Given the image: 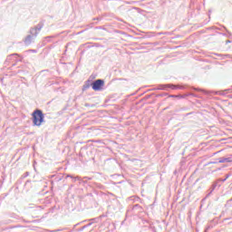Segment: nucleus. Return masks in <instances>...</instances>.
Listing matches in <instances>:
<instances>
[{
	"label": "nucleus",
	"instance_id": "obj_1",
	"mask_svg": "<svg viewBox=\"0 0 232 232\" xmlns=\"http://www.w3.org/2000/svg\"><path fill=\"white\" fill-rule=\"evenodd\" d=\"M33 117V124L34 126H42L43 122H44V113L43 111L36 109L32 113Z\"/></svg>",
	"mask_w": 232,
	"mask_h": 232
},
{
	"label": "nucleus",
	"instance_id": "obj_2",
	"mask_svg": "<svg viewBox=\"0 0 232 232\" xmlns=\"http://www.w3.org/2000/svg\"><path fill=\"white\" fill-rule=\"evenodd\" d=\"M91 86L94 92H101L102 90V86H104V80L98 79L91 82Z\"/></svg>",
	"mask_w": 232,
	"mask_h": 232
},
{
	"label": "nucleus",
	"instance_id": "obj_3",
	"mask_svg": "<svg viewBox=\"0 0 232 232\" xmlns=\"http://www.w3.org/2000/svg\"><path fill=\"white\" fill-rule=\"evenodd\" d=\"M166 88H171V90H177V86L171 83L169 84H160L158 85L155 90H166Z\"/></svg>",
	"mask_w": 232,
	"mask_h": 232
},
{
	"label": "nucleus",
	"instance_id": "obj_4",
	"mask_svg": "<svg viewBox=\"0 0 232 232\" xmlns=\"http://www.w3.org/2000/svg\"><path fill=\"white\" fill-rule=\"evenodd\" d=\"M34 39H35L34 36H32L31 34H28L24 39V44L27 45L32 44V42L34 41Z\"/></svg>",
	"mask_w": 232,
	"mask_h": 232
},
{
	"label": "nucleus",
	"instance_id": "obj_5",
	"mask_svg": "<svg viewBox=\"0 0 232 232\" xmlns=\"http://www.w3.org/2000/svg\"><path fill=\"white\" fill-rule=\"evenodd\" d=\"M30 34L35 39L39 35V31L35 27H33L30 29Z\"/></svg>",
	"mask_w": 232,
	"mask_h": 232
},
{
	"label": "nucleus",
	"instance_id": "obj_6",
	"mask_svg": "<svg viewBox=\"0 0 232 232\" xmlns=\"http://www.w3.org/2000/svg\"><path fill=\"white\" fill-rule=\"evenodd\" d=\"M226 162H232V156L231 157H228V158H221L219 160H218V163L219 164H224Z\"/></svg>",
	"mask_w": 232,
	"mask_h": 232
},
{
	"label": "nucleus",
	"instance_id": "obj_7",
	"mask_svg": "<svg viewBox=\"0 0 232 232\" xmlns=\"http://www.w3.org/2000/svg\"><path fill=\"white\" fill-rule=\"evenodd\" d=\"M44 26V24L43 22H40L34 28L39 32L43 30V27Z\"/></svg>",
	"mask_w": 232,
	"mask_h": 232
},
{
	"label": "nucleus",
	"instance_id": "obj_8",
	"mask_svg": "<svg viewBox=\"0 0 232 232\" xmlns=\"http://www.w3.org/2000/svg\"><path fill=\"white\" fill-rule=\"evenodd\" d=\"M90 86H92V82L87 81L85 82V84L83 85V90H88V88H90Z\"/></svg>",
	"mask_w": 232,
	"mask_h": 232
},
{
	"label": "nucleus",
	"instance_id": "obj_9",
	"mask_svg": "<svg viewBox=\"0 0 232 232\" xmlns=\"http://www.w3.org/2000/svg\"><path fill=\"white\" fill-rule=\"evenodd\" d=\"M67 177H70L71 179H73V181L75 182L76 180H80L81 179L79 177L73 178L72 175H67Z\"/></svg>",
	"mask_w": 232,
	"mask_h": 232
},
{
	"label": "nucleus",
	"instance_id": "obj_10",
	"mask_svg": "<svg viewBox=\"0 0 232 232\" xmlns=\"http://www.w3.org/2000/svg\"><path fill=\"white\" fill-rule=\"evenodd\" d=\"M209 164H218V161H210Z\"/></svg>",
	"mask_w": 232,
	"mask_h": 232
},
{
	"label": "nucleus",
	"instance_id": "obj_11",
	"mask_svg": "<svg viewBox=\"0 0 232 232\" xmlns=\"http://www.w3.org/2000/svg\"><path fill=\"white\" fill-rule=\"evenodd\" d=\"M194 90H196L197 92H204L203 90L196 89V88Z\"/></svg>",
	"mask_w": 232,
	"mask_h": 232
},
{
	"label": "nucleus",
	"instance_id": "obj_12",
	"mask_svg": "<svg viewBox=\"0 0 232 232\" xmlns=\"http://www.w3.org/2000/svg\"><path fill=\"white\" fill-rule=\"evenodd\" d=\"M229 43H231V41H229V40L226 41V44H229Z\"/></svg>",
	"mask_w": 232,
	"mask_h": 232
},
{
	"label": "nucleus",
	"instance_id": "obj_13",
	"mask_svg": "<svg viewBox=\"0 0 232 232\" xmlns=\"http://www.w3.org/2000/svg\"><path fill=\"white\" fill-rule=\"evenodd\" d=\"M227 179H229V175H227L226 179H224L225 180H227Z\"/></svg>",
	"mask_w": 232,
	"mask_h": 232
},
{
	"label": "nucleus",
	"instance_id": "obj_14",
	"mask_svg": "<svg viewBox=\"0 0 232 232\" xmlns=\"http://www.w3.org/2000/svg\"><path fill=\"white\" fill-rule=\"evenodd\" d=\"M178 88H179V90H184V87H183V86H179V87H178Z\"/></svg>",
	"mask_w": 232,
	"mask_h": 232
},
{
	"label": "nucleus",
	"instance_id": "obj_15",
	"mask_svg": "<svg viewBox=\"0 0 232 232\" xmlns=\"http://www.w3.org/2000/svg\"><path fill=\"white\" fill-rule=\"evenodd\" d=\"M12 55H19V54H17V53H14V54H12Z\"/></svg>",
	"mask_w": 232,
	"mask_h": 232
}]
</instances>
